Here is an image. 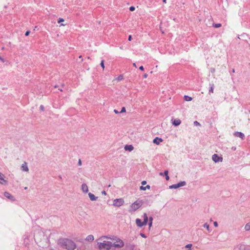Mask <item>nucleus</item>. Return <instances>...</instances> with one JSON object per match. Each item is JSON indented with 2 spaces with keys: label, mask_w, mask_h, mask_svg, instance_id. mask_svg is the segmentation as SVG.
Returning <instances> with one entry per match:
<instances>
[{
  "label": "nucleus",
  "mask_w": 250,
  "mask_h": 250,
  "mask_svg": "<svg viewBox=\"0 0 250 250\" xmlns=\"http://www.w3.org/2000/svg\"><path fill=\"white\" fill-rule=\"evenodd\" d=\"M110 238L106 236H102L98 239V246L100 250H109L112 247V242L110 240Z\"/></svg>",
  "instance_id": "nucleus-1"
},
{
  "label": "nucleus",
  "mask_w": 250,
  "mask_h": 250,
  "mask_svg": "<svg viewBox=\"0 0 250 250\" xmlns=\"http://www.w3.org/2000/svg\"><path fill=\"white\" fill-rule=\"evenodd\" d=\"M62 246L68 250H73L76 248V245L73 241L68 239H64L61 242Z\"/></svg>",
  "instance_id": "nucleus-2"
},
{
  "label": "nucleus",
  "mask_w": 250,
  "mask_h": 250,
  "mask_svg": "<svg viewBox=\"0 0 250 250\" xmlns=\"http://www.w3.org/2000/svg\"><path fill=\"white\" fill-rule=\"evenodd\" d=\"M110 240L112 241L111 242H112V247H113L115 248H122L125 245L124 241L119 238H110Z\"/></svg>",
  "instance_id": "nucleus-3"
},
{
  "label": "nucleus",
  "mask_w": 250,
  "mask_h": 250,
  "mask_svg": "<svg viewBox=\"0 0 250 250\" xmlns=\"http://www.w3.org/2000/svg\"><path fill=\"white\" fill-rule=\"evenodd\" d=\"M142 203L141 201H135L130 205L129 211L130 212H134L139 209L142 206Z\"/></svg>",
  "instance_id": "nucleus-4"
},
{
  "label": "nucleus",
  "mask_w": 250,
  "mask_h": 250,
  "mask_svg": "<svg viewBox=\"0 0 250 250\" xmlns=\"http://www.w3.org/2000/svg\"><path fill=\"white\" fill-rule=\"evenodd\" d=\"M148 221V217L147 216V214L146 213H144V221L142 222L141 220L140 219H136V223L138 227H142L144 226H145L146 225Z\"/></svg>",
  "instance_id": "nucleus-5"
},
{
  "label": "nucleus",
  "mask_w": 250,
  "mask_h": 250,
  "mask_svg": "<svg viewBox=\"0 0 250 250\" xmlns=\"http://www.w3.org/2000/svg\"><path fill=\"white\" fill-rule=\"evenodd\" d=\"M125 203L124 200L122 198L116 199L113 200V205L115 207H120Z\"/></svg>",
  "instance_id": "nucleus-6"
},
{
  "label": "nucleus",
  "mask_w": 250,
  "mask_h": 250,
  "mask_svg": "<svg viewBox=\"0 0 250 250\" xmlns=\"http://www.w3.org/2000/svg\"><path fill=\"white\" fill-rule=\"evenodd\" d=\"M0 184L2 185H7V181L4 179V176L0 172Z\"/></svg>",
  "instance_id": "nucleus-7"
},
{
  "label": "nucleus",
  "mask_w": 250,
  "mask_h": 250,
  "mask_svg": "<svg viewBox=\"0 0 250 250\" xmlns=\"http://www.w3.org/2000/svg\"><path fill=\"white\" fill-rule=\"evenodd\" d=\"M212 160L215 162H218L222 161V158H220L217 154H214L212 157Z\"/></svg>",
  "instance_id": "nucleus-8"
},
{
  "label": "nucleus",
  "mask_w": 250,
  "mask_h": 250,
  "mask_svg": "<svg viewBox=\"0 0 250 250\" xmlns=\"http://www.w3.org/2000/svg\"><path fill=\"white\" fill-rule=\"evenodd\" d=\"M4 195L5 197H6V198H8L9 199H10L11 201H14L15 200L14 197L12 195H11L8 192H5L4 193Z\"/></svg>",
  "instance_id": "nucleus-9"
},
{
  "label": "nucleus",
  "mask_w": 250,
  "mask_h": 250,
  "mask_svg": "<svg viewBox=\"0 0 250 250\" xmlns=\"http://www.w3.org/2000/svg\"><path fill=\"white\" fill-rule=\"evenodd\" d=\"M234 136L237 137H239L241 138L242 139H243L245 135L243 133L240 132H235L234 134Z\"/></svg>",
  "instance_id": "nucleus-10"
},
{
  "label": "nucleus",
  "mask_w": 250,
  "mask_h": 250,
  "mask_svg": "<svg viewBox=\"0 0 250 250\" xmlns=\"http://www.w3.org/2000/svg\"><path fill=\"white\" fill-rule=\"evenodd\" d=\"M94 240V237L91 234L88 235L85 238V240L88 242H92Z\"/></svg>",
  "instance_id": "nucleus-11"
},
{
  "label": "nucleus",
  "mask_w": 250,
  "mask_h": 250,
  "mask_svg": "<svg viewBox=\"0 0 250 250\" xmlns=\"http://www.w3.org/2000/svg\"><path fill=\"white\" fill-rule=\"evenodd\" d=\"M162 141L163 140L161 138L156 137L153 140V143L155 144L159 145L160 143L162 142Z\"/></svg>",
  "instance_id": "nucleus-12"
},
{
  "label": "nucleus",
  "mask_w": 250,
  "mask_h": 250,
  "mask_svg": "<svg viewBox=\"0 0 250 250\" xmlns=\"http://www.w3.org/2000/svg\"><path fill=\"white\" fill-rule=\"evenodd\" d=\"M181 123V121L180 119H175L172 122V124L175 126H178L180 125Z\"/></svg>",
  "instance_id": "nucleus-13"
},
{
  "label": "nucleus",
  "mask_w": 250,
  "mask_h": 250,
  "mask_svg": "<svg viewBox=\"0 0 250 250\" xmlns=\"http://www.w3.org/2000/svg\"><path fill=\"white\" fill-rule=\"evenodd\" d=\"M82 189L84 192H87L88 191V188L85 184H83L82 186Z\"/></svg>",
  "instance_id": "nucleus-14"
},
{
  "label": "nucleus",
  "mask_w": 250,
  "mask_h": 250,
  "mask_svg": "<svg viewBox=\"0 0 250 250\" xmlns=\"http://www.w3.org/2000/svg\"><path fill=\"white\" fill-rule=\"evenodd\" d=\"M21 168L22 170L25 171H28V168L27 167V163L26 162H24L23 164H22Z\"/></svg>",
  "instance_id": "nucleus-15"
},
{
  "label": "nucleus",
  "mask_w": 250,
  "mask_h": 250,
  "mask_svg": "<svg viewBox=\"0 0 250 250\" xmlns=\"http://www.w3.org/2000/svg\"><path fill=\"white\" fill-rule=\"evenodd\" d=\"M88 196L91 201H95L98 198L97 197H96L93 194L91 193H89Z\"/></svg>",
  "instance_id": "nucleus-16"
},
{
  "label": "nucleus",
  "mask_w": 250,
  "mask_h": 250,
  "mask_svg": "<svg viewBox=\"0 0 250 250\" xmlns=\"http://www.w3.org/2000/svg\"><path fill=\"white\" fill-rule=\"evenodd\" d=\"M133 148L134 147L132 145H126L125 147V150H128L129 151H132Z\"/></svg>",
  "instance_id": "nucleus-17"
},
{
  "label": "nucleus",
  "mask_w": 250,
  "mask_h": 250,
  "mask_svg": "<svg viewBox=\"0 0 250 250\" xmlns=\"http://www.w3.org/2000/svg\"><path fill=\"white\" fill-rule=\"evenodd\" d=\"M245 229L247 231L250 230V222L245 225Z\"/></svg>",
  "instance_id": "nucleus-18"
},
{
  "label": "nucleus",
  "mask_w": 250,
  "mask_h": 250,
  "mask_svg": "<svg viewBox=\"0 0 250 250\" xmlns=\"http://www.w3.org/2000/svg\"><path fill=\"white\" fill-rule=\"evenodd\" d=\"M150 187L149 185H147L146 187L141 186L140 187V189L142 190H146V188L150 189Z\"/></svg>",
  "instance_id": "nucleus-19"
},
{
  "label": "nucleus",
  "mask_w": 250,
  "mask_h": 250,
  "mask_svg": "<svg viewBox=\"0 0 250 250\" xmlns=\"http://www.w3.org/2000/svg\"><path fill=\"white\" fill-rule=\"evenodd\" d=\"M168 170H165L164 172V173L165 174V175L166 176V179L167 181L169 180V177L168 175Z\"/></svg>",
  "instance_id": "nucleus-20"
},
{
  "label": "nucleus",
  "mask_w": 250,
  "mask_h": 250,
  "mask_svg": "<svg viewBox=\"0 0 250 250\" xmlns=\"http://www.w3.org/2000/svg\"><path fill=\"white\" fill-rule=\"evenodd\" d=\"M184 99L186 101H190L192 100V98L190 97H189L188 96H184Z\"/></svg>",
  "instance_id": "nucleus-21"
},
{
  "label": "nucleus",
  "mask_w": 250,
  "mask_h": 250,
  "mask_svg": "<svg viewBox=\"0 0 250 250\" xmlns=\"http://www.w3.org/2000/svg\"><path fill=\"white\" fill-rule=\"evenodd\" d=\"M170 188H179V185L178 184H174L170 187Z\"/></svg>",
  "instance_id": "nucleus-22"
},
{
  "label": "nucleus",
  "mask_w": 250,
  "mask_h": 250,
  "mask_svg": "<svg viewBox=\"0 0 250 250\" xmlns=\"http://www.w3.org/2000/svg\"><path fill=\"white\" fill-rule=\"evenodd\" d=\"M213 26L215 28H219V27H220L221 26V24H220V23L215 24L213 25Z\"/></svg>",
  "instance_id": "nucleus-23"
},
{
  "label": "nucleus",
  "mask_w": 250,
  "mask_h": 250,
  "mask_svg": "<svg viewBox=\"0 0 250 250\" xmlns=\"http://www.w3.org/2000/svg\"><path fill=\"white\" fill-rule=\"evenodd\" d=\"M177 184L179 185V187H180L185 186L186 185V182H182L178 183Z\"/></svg>",
  "instance_id": "nucleus-24"
},
{
  "label": "nucleus",
  "mask_w": 250,
  "mask_h": 250,
  "mask_svg": "<svg viewBox=\"0 0 250 250\" xmlns=\"http://www.w3.org/2000/svg\"><path fill=\"white\" fill-rule=\"evenodd\" d=\"M101 65L103 69L104 70V61L103 60L101 61Z\"/></svg>",
  "instance_id": "nucleus-25"
},
{
  "label": "nucleus",
  "mask_w": 250,
  "mask_h": 250,
  "mask_svg": "<svg viewBox=\"0 0 250 250\" xmlns=\"http://www.w3.org/2000/svg\"><path fill=\"white\" fill-rule=\"evenodd\" d=\"M192 246V245L191 244H188V245H187L186 246V248H188V249H190V248H191Z\"/></svg>",
  "instance_id": "nucleus-26"
},
{
  "label": "nucleus",
  "mask_w": 250,
  "mask_h": 250,
  "mask_svg": "<svg viewBox=\"0 0 250 250\" xmlns=\"http://www.w3.org/2000/svg\"><path fill=\"white\" fill-rule=\"evenodd\" d=\"M64 19H62V18H59V19L58 20V23H61L62 22H63L64 21Z\"/></svg>",
  "instance_id": "nucleus-27"
},
{
  "label": "nucleus",
  "mask_w": 250,
  "mask_h": 250,
  "mask_svg": "<svg viewBox=\"0 0 250 250\" xmlns=\"http://www.w3.org/2000/svg\"><path fill=\"white\" fill-rule=\"evenodd\" d=\"M204 227L206 228L208 230H209V225L207 224H205L204 225Z\"/></svg>",
  "instance_id": "nucleus-28"
},
{
  "label": "nucleus",
  "mask_w": 250,
  "mask_h": 250,
  "mask_svg": "<svg viewBox=\"0 0 250 250\" xmlns=\"http://www.w3.org/2000/svg\"><path fill=\"white\" fill-rule=\"evenodd\" d=\"M125 111H126V110H125V107H123L120 112L121 113H124V112H125Z\"/></svg>",
  "instance_id": "nucleus-29"
},
{
  "label": "nucleus",
  "mask_w": 250,
  "mask_h": 250,
  "mask_svg": "<svg viewBox=\"0 0 250 250\" xmlns=\"http://www.w3.org/2000/svg\"><path fill=\"white\" fill-rule=\"evenodd\" d=\"M135 10V7L134 6H131L129 7V10L131 11H133Z\"/></svg>",
  "instance_id": "nucleus-30"
},
{
  "label": "nucleus",
  "mask_w": 250,
  "mask_h": 250,
  "mask_svg": "<svg viewBox=\"0 0 250 250\" xmlns=\"http://www.w3.org/2000/svg\"><path fill=\"white\" fill-rule=\"evenodd\" d=\"M30 33V31H27L25 32V35L26 36H28V35H29Z\"/></svg>",
  "instance_id": "nucleus-31"
},
{
  "label": "nucleus",
  "mask_w": 250,
  "mask_h": 250,
  "mask_svg": "<svg viewBox=\"0 0 250 250\" xmlns=\"http://www.w3.org/2000/svg\"><path fill=\"white\" fill-rule=\"evenodd\" d=\"M194 124L196 125H200V123H198L197 121H195L194 122Z\"/></svg>",
  "instance_id": "nucleus-32"
},
{
  "label": "nucleus",
  "mask_w": 250,
  "mask_h": 250,
  "mask_svg": "<svg viewBox=\"0 0 250 250\" xmlns=\"http://www.w3.org/2000/svg\"><path fill=\"white\" fill-rule=\"evenodd\" d=\"M209 92H210L211 93H213V88L212 86L210 87V89L209 90Z\"/></svg>",
  "instance_id": "nucleus-33"
},
{
  "label": "nucleus",
  "mask_w": 250,
  "mask_h": 250,
  "mask_svg": "<svg viewBox=\"0 0 250 250\" xmlns=\"http://www.w3.org/2000/svg\"><path fill=\"white\" fill-rule=\"evenodd\" d=\"M140 235L142 237H144V238H146V236L144 233H140Z\"/></svg>",
  "instance_id": "nucleus-34"
},
{
  "label": "nucleus",
  "mask_w": 250,
  "mask_h": 250,
  "mask_svg": "<svg viewBox=\"0 0 250 250\" xmlns=\"http://www.w3.org/2000/svg\"><path fill=\"white\" fill-rule=\"evenodd\" d=\"M213 225H214V226L215 227H217L218 226V224H217V222H214L213 223Z\"/></svg>",
  "instance_id": "nucleus-35"
},
{
  "label": "nucleus",
  "mask_w": 250,
  "mask_h": 250,
  "mask_svg": "<svg viewBox=\"0 0 250 250\" xmlns=\"http://www.w3.org/2000/svg\"><path fill=\"white\" fill-rule=\"evenodd\" d=\"M139 69L141 71H143L144 70V67L143 66H141L140 67H139Z\"/></svg>",
  "instance_id": "nucleus-36"
},
{
  "label": "nucleus",
  "mask_w": 250,
  "mask_h": 250,
  "mask_svg": "<svg viewBox=\"0 0 250 250\" xmlns=\"http://www.w3.org/2000/svg\"><path fill=\"white\" fill-rule=\"evenodd\" d=\"M118 80H119V81H121V80H122L123 79V77H122V76H120L118 77Z\"/></svg>",
  "instance_id": "nucleus-37"
},
{
  "label": "nucleus",
  "mask_w": 250,
  "mask_h": 250,
  "mask_svg": "<svg viewBox=\"0 0 250 250\" xmlns=\"http://www.w3.org/2000/svg\"><path fill=\"white\" fill-rule=\"evenodd\" d=\"M0 61H1L2 62H5L3 58H2L1 57H0Z\"/></svg>",
  "instance_id": "nucleus-38"
},
{
  "label": "nucleus",
  "mask_w": 250,
  "mask_h": 250,
  "mask_svg": "<svg viewBox=\"0 0 250 250\" xmlns=\"http://www.w3.org/2000/svg\"><path fill=\"white\" fill-rule=\"evenodd\" d=\"M147 76H148V75H147V74H146H146H145L143 75V77H144V78H146L147 77Z\"/></svg>",
  "instance_id": "nucleus-39"
},
{
  "label": "nucleus",
  "mask_w": 250,
  "mask_h": 250,
  "mask_svg": "<svg viewBox=\"0 0 250 250\" xmlns=\"http://www.w3.org/2000/svg\"><path fill=\"white\" fill-rule=\"evenodd\" d=\"M78 164H79V166H81V165H82V162H81V160L80 159L79 160Z\"/></svg>",
  "instance_id": "nucleus-40"
},
{
  "label": "nucleus",
  "mask_w": 250,
  "mask_h": 250,
  "mask_svg": "<svg viewBox=\"0 0 250 250\" xmlns=\"http://www.w3.org/2000/svg\"><path fill=\"white\" fill-rule=\"evenodd\" d=\"M146 181H143L142 182V184L143 185H146Z\"/></svg>",
  "instance_id": "nucleus-41"
},
{
  "label": "nucleus",
  "mask_w": 250,
  "mask_h": 250,
  "mask_svg": "<svg viewBox=\"0 0 250 250\" xmlns=\"http://www.w3.org/2000/svg\"><path fill=\"white\" fill-rule=\"evenodd\" d=\"M132 39V37L131 35H129L128 37V41H130Z\"/></svg>",
  "instance_id": "nucleus-42"
},
{
  "label": "nucleus",
  "mask_w": 250,
  "mask_h": 250,
  "mask_svg": "<svg viewBox=\"0 0 250 250\" xmlns=\"http://www.w3.org/2000/svg\"><path fill=\"white\" fill-rule=\"evenodd\" d=\"M152 224V222H149V228H150L151 227Z\"/></svg>",
  "instance_id": "nucleus-43"
},
{
  "label": "nucleus",
  "mask_w": 250,
  "mask_h": 250,
  "mask_svg": "<svg viewBox=\"0 0 250 250\" xmlns=\"http://www.w3.org/2000/svg\"><path fill=\"white\" fill-rule=\"evenodd\" d=\"M149 222H152V217L149 218Z\"/></svg>",
  "instance_id": "nucleus-44"
},
{
  "label": "nucleus",
  "mask_w": 250,
  "mask_h": 250,
  "mask_svg": "<svg viewBox=\"0 0 250 250\" xmlns=\"http://www.w3.org/2000/svg\"><path fill=\"white\" fill-rule=\"evenodd\" d=\"M79 58H80V59H82V61H83V59L82 58V56H80Z\"/></svg>",
  "instance_id": "nucleus-45"
},
{
  "label": "nucleus",
  "mask_w": 250,
  "mask_h": 250,
  "mask_svg": "<svg viewBox=\"0 0 250 250\" xmlns=\"http://www.w3.org/2000/svg\"><path fill=\"white\" fill-rule=\"evenodd\" d=\"M114 112H115V113H119V112H118V111H117V110H115V109L114 110Z\"/></svg>",
  "instance_id": "nucleus-46"
},
{
  "label": "nucleus",
  "mask_w": 250,
  "mask_h": 250,
  "mask_svg": "<svg viewBox=\"0 0 250 250\" xmlns=\"http://www.w3.org/2000/svg\"><path fill=\"white\" fill-rule=\"evenodd\" d=\"M163 2L165 3H167V0H163Z\"/></svg>",
  "instance_id": "nucleus-47"
},
{
  "label": "nucleus",
  "mask_w": 250,
  "mask_h": 250,
  "mask_svg": "<svg viewBox=\"0 0 250 250\" xmlns=\"http://www.w3.org/2000/svg\"><path fill=\"white\" fill-rule=\"evenodd\" d=\"M102 193H103V194L106 195V192L105 191H103Z\"/></svg>",
  "instance_id": "nucleus-48"
},
{
  "label": "nucleus",
  "mask_w": 250,
  "mask_h": 250,
  "mask_svg": "<svg viewBox=\"0 0 250 250\" xmlns=\"http://www.w3.org/2000/svg\"><path fill=\"white\" fill-rule=\"evenodd\" d=\"M65 25H66V24H62L61 25V26H65Z\"/></svg>",
  "instance_id": "nucleus-49"
},
{
  "label": "nucleus",
  "mask_w": 250,
  "mask_h": 250,
  "mask_svg": "<svg viewBox=\"0 0 250 250\" xmlns=\"http://www.w3.org/2000/svg\"><path fill=\"white\" fill-rule=\"evenodd\" d=\"M133 66H135V67H137V66H136V64H135V63H134L133 64Z\"/></svg>",
  "instance_id": "nucleus-50"
},
{
  "label": "nucleus",
  "mask_w": 250,
  "mask_h": 250,
  "mask_svg": "<svg viewBox=\"0 0 250 250\" xmlns=\"http://www.w3.org/2000/svg\"><path fill=\"white\" fill-rule=\"evenodd\" d=\"M160 175L163 176V173L162 172H160Z\"/></svg>",
  "instance_id": "nucleus-51"
},
{
  "label": "nucleus",
  "mask_w": 250,
  "mask_h": 250,
  "mask_svg": "<svg viewBox=\"0 0 250 250\" xmlns=\"http://www.w3.org/2000/svg\"><path fill=\"white\" fill-rule=\"evenodd\" d=\"M232 72H234V69H233Z\"/></svg>",
  "instance_id": "nucleus-52"
}]
</instances>
